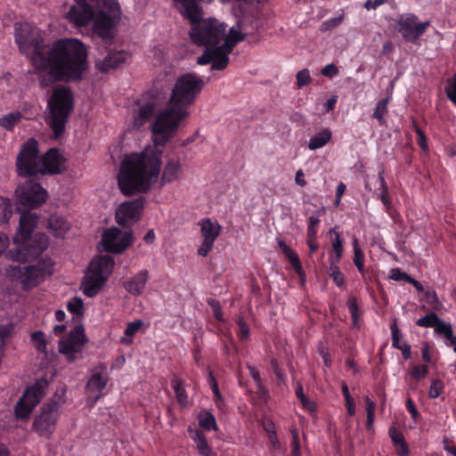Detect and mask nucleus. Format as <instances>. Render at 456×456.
Instances as JSON below:
<instances>
[{
    "label": "nucleus",
    "instance_id": "f257e3e1",
    "mask_svg": "<svg viewBox=\"0 0 456 456\" xmlns=\"http://www.w3.org/2000/svg\"><path fill=\"white\" fill-rule=\"evenodd\" d=\"M33 63L43 86L58 82L77 83L89 69L87 47L77 38L58 39L48 50L37 52Z\"/></svg>",
    "mask_w": 456,
    "mask_h": 456
},
{
    "label": "nucleus",
    "instance_id": "f03ea898",
    "mask_svg": "<svg viewBox=\"0 0 456 456\" xmlns=\"http://www.w3.org/2000/svg\"><path fill=\"white\" fill-rule=\"evenodd\" d=\"M205 86L195 73L179 76L172 88L168 105L159 110L151 125L155 147H163L189 116L188 108L194 103Z\"/></svg>",
    "mask_w": 456,
    "mask_h": 456
},
{
    "label": "nucleus",
    "instance_id": "7ed1b4c3",
    "mask_svg": "<svg viewBox=\"0 0 456 456\" xmlns=\"http://www.w3.org/2000/svg\"><path fill=\"white\" fill-rule=\"evenodd\" d=\"M161 156L162 151L155 148L126 157L118 175L121 192L126 196L147 192L159 177Z\"/></svg>",
    "mask_w": 456,
    "mask_h": 456
},
{
    "label": "nucleus",
    "instance_id": "20e7f679",
    "mask_svg": "<svg viewBox=\"0 0 456 456\" xmlns=\"http://www.w3.org/2000/svg\"><path fill=\"white\" fill-rule=\"evenodd\" d=\"M49 198L48 191L30 178V211L40 208ZM39 217L30 212V288L37 286L53 273L54 262L42 254L47 249L49 238L45 233L33 234Z\"/></svg>",
    "mask_w": 456,
    "mask_h": 456
},
{
    "label": "nucleus",
    "instance_id": "39448f33",
    "mask_svg": "<svg viewBox=\"0 0 456 456\" xmlns=\"http://www.w3.org/2000/svg\"><path fill=\"white\" fill-rule=\"evenodd\" d=\"M181 12L191 23L190 37L198 45H216L224 37L226 26L216 19H201L202 11L196 0H180Z\"/></svg>",
    "mask_w": 456,
    "mask_h": 456
},
{
    "label": "nucleus",
    "instance_id": "423d86ee",
    "mask_svg": "<svg viewBox=\"0 0 456 456\" xmlns=\"http://www.w3.org/2000/svg\"><path fill=\"white\" fill-rule=\"evenodd\" d=\"M16 210L20 213V226L13 238L14 243L20 248L11 252L12 258L19 263L18 265H12L11 268L16 273L27 274L28 273V264H27L28 249V183L25 182L18 186L15 191Z\"/></svg>",
    "mask_w": 456,
    "mask_h": 456
},
{
    "label": "nucleus",
    "instance_id": "0eeeda50",
    "mask_svg": "<svg viewBox=\"0 0 456 456\" xmlns=\"http://www.w3.org/2000/svg\"><path fill=\"white\" fill-rule=\"evenodd\" d=\"M48 107L50 109L49 123L53 138L58 139L64 133L69 116L74 107L71 90L67 86L55 88L49 99Z\"/></svg>",
    "mask_w": 456,
    "mask_h": 456
},
{
    "label": "nucleus",
    "instance_id": "6e6552de",
    "mask_svg": "<svg viewBox=\"0 0 456 456\" xmlns=\"http://www.w3.org/2000/svg\"><path fill=\"white\" fill-rule=\"evenodd\" d=\"M114 266L110 256H98L93 258L82 282L83 293L88 297H95L107 281Z\"/></svg>",
    "mask_w": 456,
    "mask_h": 456
},
{
    "label": "nucleus",
    "instance_id": "1a4fd4ad",
    "mask_svg": "<svg viewBox=\"0 0 456 456\" xmlns=\"http://www.w3.org/2000/svg\"><path fill=\"white\" fill-rule=\"evenodd\" d=\"M65 391H56L41 408V412L33 422L34 430L41 436L49 438L54 431L59 418V409L65 403Z\"/></svg>",
    "mask_w": 456,
    "mask_h": 456
},
{
    "label": "nucleus",
    "instance_id": "9d476101",
    "mask_svg": "<svg viewBox=\"0 0 456 456\" xmlns=\"http://www.w3.org/2000/svg\"><path fill=\"white\" fill-rule=\"evenodd\" d=\"M66 158L59 148H50L37 160L33 170V177L37 175H54L65 171Z\"/></svg>",
    "mask_w": 456,
    "mask_h": 456
},
{
    "label": "nucleus",
    "instance_id": "9b49d317",
    "mask_svg": "<svg viewBox=\"0 0 456 456\" xmlns=\"http://www.w3.org/2000/svg\"><path fill=\"white\" fill-rule=\"evenodd\" d=\"M86 342L84 327L77 325L60 341L59 352L64 354L69 362H74L77 359V354H82Z\"/></svg>",
    "mask_w": 456,
    "mask_h": 456
},
{
    "label": "nucleus",
    "instance_id": "f8f14e48",
    "mask_svg": "<svg viewBox=\"0 0 456 456\" xmlns=\"http://www.w3.org/2000/svg\"><path fill=\"white\" fill-rule=\"evenodd\" d=\"M429 26L428 20L419 22L418 17L413 13L402 14L397 20L398 32L410 43L416 42L424 35Z\"/></svg>",
    "mask_w": 456,
    "mask_h": 456
},
{
    "label": "nucleus",
    "instance_id": "ddd939ff",
    "mask_svg": "<svg viewBox=\"0 0 456 456\" xmlns=\"http://www.w3.org/2000/svg\"><path fill=\"white\" fill-rule=\"evenodd\" d=\"M108 381L107 366L104 363H99L92 370V374L86 386L87 401L90 406H94L104 395L103 390Z\"/></svg>",
    "mask_w": 456,
    "mask_h": 456
},
{
    "label": "nucleus",
    "instance_id": "4468645a",
    "mask_svg": "<svg viewBox=\"0 0 456 456\" xmlns=\"http://www.w3.org/2000/svg\"><path fill=\"white\" fill-rule=\"evenodd\" d=\"M101 242L106 252L119 254L130 246L132 232H123L118 227H111L103 232Z\"/></svg>",
    "mask_w": 456,
    "mask_h": 456
},
{
    "label": "nucleus",
    "instance_id": "2eb2a0df",
    "mask_svg": "<svg viewBox=\"0 0 456 456\" xmlns=\"http://www.w3.org/2000/svg\"><path fill=\"white\" fill-rule=\"evenodd\" d=\"M157 90L151 88L145 95H142L141 102H137L138 110L134 115L133 128L140 130L147 122H149L157 110Z\"/></svg>",
    "mask_w": 456,
    "mask_h": 456
},
{
    "label": "nucleus",
    "instance_id": "dca6fc26",
    "mask_svg": "<svg viewBox=\"0 0 456 456\" xmlns=\"http://www.w3.org/2000/svg\"><path fill=\"white\" fill-rule=\"evenodd\" d=\"M145 205L144 197L126 201L119 205L116 211L117 223L126 227L130 221L134 222L141 218Z\"/></svg>",
    "mask_w": 456,
    "mask_h": 456
},
{
    "label": "nucleus",
    "instance_id": "f3484780",
    "mask_svg": "<svg viewBox=\"0 0 456 456\" xmlns=\"http://www.w3.org/2000/svg\"><path fill=\"white\" fill-rule=\"evenodd\" d=\"M119 19L109 15L105 11H100L94 16L93 30L106 45H111L114 41L113 28Z\"/></svg>",
    "mask_w": 456,
    "mask_h": 456
},
{
    "label": "nucleus",
    "instance_id": "a211bd4d",
    "mask_svg": "<svg viewBox=\"0 0 456 456\" xmlns=\"http://www.w3.org/2000/svg\"><path fill=\"white\" fill-rule=\"evenodd\" d=\"M94 16V7L87 0H75L67 14L68 20L77 27L88 25Z\"/></svg>",
    "mask_w": 456,
    "mask_h": 456
},
{
    "label": "nucleus",
    "instance_id": "6ab92c4d",
    "mask_svg": "<svg viewBox=\"0 0 456 456\" xmlns=\"http://www.w3.org/2000/svg\"><path fill=\"white\" fill-rule=\"evenodd\" d=\"M199 65H207L212 63L213 70H224L229 63V55L221 48L208 47L204 53L198 58Z\"/></svg>",
    "mask_w": 456,
    "mask_h": 456
},
{
    "label": "nucleus",
    "instance_id": "aec40b11",
    "mask_svg": "<svg viewBox=\"0 0 456 456\" xmlns=\"http://www.w3.org/2000/svg\"><path fill=\"white\" fill-rule=\"evenodd\" d=\"M52 378L46 376L36 379V381L30 385V414L34 408L40 403V401L45 396Z\"/></svg>",
    "mask_w": 456,
    "mask_h": 456
},
{
    "label": "nucleus",
    "instance_id": "412c9836",
    "mask_svg": "<svg viewBox=\"0 0 456 456\" xmlns=\"http://www.w3.org/2000/svg\"><path fill=\"white\" fill-rule=\"evenodd\" d=\"M148 279V271L141 270L135 275L125 281L123 287L128 293L137 297L143 292Z\"/></svg>",
    "mask_w": 456,
    "mask_h": 456
},
{
    "label": "nucleus",
    "instance_id": "4be33fe9",
    "mask_svg": "<svg viewBox=\"0 0 456 456\" xmlns=\"http://www.w3.org/2000/svg\"><path fill=\"white\" fill-rule=\"evenodd\" d=\"M127 58V53L124 51H109L107 56L99 63H96L97 69L102 72H107L117 69L124 63Z\"/></svg>",
    "mask_w": 456,
    "mask_h": 456
},
{
    "label": "nucleus",
    "instance_id": "5701e85b",
    "mask_svg": "<svg viewBox=\"0 0 456 456\" xmlns=\"http://www.w3.org/2000/svg\"><path fill=\"white\" fill-rule=\"evenodd\" d=\"M181 171L179 159H171L164 167L161 180L164 183H170L178 179Z\"/></svg>",
    "mask_w": 456,
    "mask_h": 456
},
{
    "label": "nucleus",
    "instance_id": "b1692460",
    "mask_svg": "<svg viewBox=\"0 0 456 456\" xmlns=\"http://www.w3.org/2000/svg\"><path fill=\"white\" fill-rule=\"evenodd\" d=\"M221 227L210 219H205L201 224V235L204 240L215 242L220 233Z\"/></svg>",
    "mask_w": 456,
    "mask_h": 456
},
{
    "label": "nucleus",
    "instance_id": "393cba45",
    "mask_svg": "<svg viewBox=\"0 0 456 456\" xmlns=\"http://www.w3.org/2000/svg\"><path fill=\"white\" fill-rule=\"evenodd\" d=\"M332 138V133L329 128H324L321 132L313 135L308 142L309 150L314 151L325 146Z\"/></svg>",
    "mask_w": 456,
    "mask_h": 456
},
{
    "label": "nucleus",
    "instance_id": "a878e982",
    "mask_svg": "<svg viewBox=\"0 0 456 456\" xmlns=\"http://www.w3.org/2000/svg\"><path fill=\"white\" fill-rule=\"evenodd\" d=\"M392 346L402 352V354L405 360H409L411 357V346L407 343H403L402 346H398V325L396 320H394L390 324Z\"/></svg>",
    "mask_w": 456,
    "mask_h": 456
},
{
    "label": "nucleus",
    "instance_id": "bb28decb",
    "mask_svg": "<svg viewBox=\"0 0 456 456\" xmlns=\"http://www.w3.org/2000/svg\"><path fill=\"white\" fill-rule=\"evenodd\" d=\"M392 346L402 352V354L405 360H409L411 357V346L407 343H403L402 346H398V325L396 320H394L390 324Z\"/></svg>",
    "mask_w": 456,
    "mask_h": 456
},
{
    "label": "nucleus",
    "instance_id": "cd10ccee",
    "mask_svg": "<svg viewBox=\"0 0 456 456\" xmlns=\"http://www.w3.org/2000/svg\"><path fill=\"white\" fill-rule=\"evenodd\" d=\"M18 175L27 177L28 175V142H24L16 160Z\"/></svg>",
    "mask_w": 456,
    "mask_h": 456
},
{
    "label": "nucleus",
    "instance_id": "c85d7f7f",
    "mask_svg": "<svg viewBox=\"0 0 456 456\" xmlns=\"http://www.w3.org/2000/svg\"><path fill=\"white\" fill-rule=\"evenodd\" d=\"M171 387L175 391L177 403L182 407H186L188 405V394L184 388L183 381L178 377L175 376L171 379Z\"/></svg>",
    "mask_w": 456,
    "mask_h": 456
},
{
    "label": "nucleus",
    "instance_id": "c756f323",
    "mask_svg": "<svg viewBox=\"0 0 456 456\" xmlns=\"http://www.w3.org/2000/svg\"><path fill=\"white\" fill-rule=\"evenodd\" d=\"M379 189L380 193L379 195V199L381 200L382 204L385 207L387 212H389L392 208V201L388 193V187L387 185L385 180V170L382 169L379 172Z\"/></svg>",
    "mask_w": 456,
    "mask_h": 456
},
{
    "label": "nucleus",
    "instance_id": "7c9ffc66",
    "mask_svg": "<svg viewBox=\"0 0 456 456\" xmlns=\"http://www.w3.org/2000/svg\"><path fill=\"white\" fill-rule=\"evenodd\" d=\"M28 417V387H27L21 398L15 406V418L17 420L27 419Z\"/></svg>",
    "mask_w": 456,
    "mask_h": 456
},
{
    "label": "nucleus",
    "instance_id": "2f4dec72",
    "mask_svg": "<svg viewBox=\"0 0 456 456\" xmlns=\"http://www.w3.org/2000/svg\"><path fill=\"white\" fill-rule=\"evenodd\" d=\"M191 438L195 442L199 453L201 456H211L212 449L208 445L207 437L202 431L196 430Z\"/></svg>",
    "mask_w": 456,
    "mask_h": 456
},
{
    "label": "nucleus",
    "instance_id": "473e14b6",
    "mask_svg": "<svg viewBox=\"0 0 456 456\" xmlns=\"http://www.w3.org/2000/svg\"><path fill=\"white\" fill-rule=\"evenodd\" d=\"M143 322L142 320H136L129 322L124 331L126 337L120 338V343L123 345H130L133 343V337L142 327Z\"/></svg>",
    "mask_w": 456,
    "mask_h": 456
},
{
    "label": "nucleus",
    "instance_id": "72a5a7b5",
    "mask_svg": "<svg viewBox=\"0 0 456 456\" xmlns=\"http://www.w3.org/2000/svg\"><path fill=\"white\" fill-rule=\"evenodd\" d=\"M200 426L207 431L216 430L217 425L215 416L207 411H200L198 415Z\"/></svg>",
    "mask_w": 456,
    "mask_h": 456
},
{
    "label": "nucleus",
    "instance_id": "f704fd0d",
    "mask_svg": "<svg viewBox=\"0 0 456 456\" xmlns=\"http://www.w3.org/2000/svg\"><path fill=\"white\" fill-rule=\"evenodd\" d=\"M30 343L34 345L39 353L47 355V341L45 339V334L42 331L37 330L30 333Z\"/></svg>",
    "mask_w": 456,
    "mask_h": 456
},
{
    "label": "nucleus",
    "instance_id": "c9c22d12",
    "mask_svg": "<svg viewBox=\"0 0 456 456\" xmlns=\"http://www.w3.org/2000/svg\"><path fill=\"white\" fill-rule=\"evenodd\" d=\"M346 305H347L348 311H349L351 318H352V327L354 329H358L360 327V325H359L360 311H359V306L357 305L356 297H354V296L349 297L346 301Z\"/></svg>",
    "mask_w": 456,
    "mask_h": 456
},
{
    "label": "nucleus",
    "instance_id": "e433bc0d",
    "mask_svg": "<svg viewBox=\"0 0 456 456\" xmlns=\"http://www.w3.org/2000/svg\"><path fill=\"white\" fill-rule=\"evenodd\" d=\"M389 98L387 97L385 99L379 100L375 107L372 117L378 120L380 126L386 125L385 115L387 113V105H388Z\"/></svg>",
    "mask_w": 456,
    "mask_h": 456
},
{
    "label": "nucleus",
    "instance_id": "4c0bfd02",
    "mask_svg": "<svg viewBox=\"0 0 456 456\" xmlns=\"http://www.w3.org/2000/svg\"><path fill=\"white\" fill-rule=\"evenodd\" d=\"M435 331L438 334L444 335L447 339L450 340L451 345L455 344L456 337L453 335V330L451 323L445 322L440 318L435 327Z\"/></svg>",
    "mask_w": 456,
    "mask_h": 456
},
{
    "label": "nucleus",
    "instance_id": "58836bf2",
    "mask_svg": "<svg viewBox=\"0 0 456 456\" xmlns=\"http://www.w3.org/2000/svg\"><path fill=\"white\" fill-rule=\"evenodd\" d=\"M67 310L77 318L84 315V301L81 297H74L67 303Z\"/></svg>",
    "mask_w": 456,
    "mask_h": 456
},
{
    "label": "nucleus",
    "instance_id": "ea45409f",
    "mask_svg": "<svg viewBox=\"0 0 456 456\" xmlns=\"http://www.w3.org/2000/svg\"><path fill=\"white\" fill-rule=\"evenodd\" d=\"M354 264L357 267L359 273L362 275L365 274L364 267V254L359 248L358 240L356 238L354 239Z\"/></svg>",
    "mask_w": 456,
    "mask_h": 456
},
{
    "label": "nucleus",
    "instance_id": "a19ab883",
    "mask_svg": "<svg viewBox=\"0 0 456 456\" xmlns=\"http://www.w3.org/2000/svg\"><path fill=\"white\" fill-rule=\"evenodd\" d=\"M365 401V410H366V428L368 430L372 429L373 423L375 420V409L376 403L370 399L369 396L364 398Z\"/></svg>",
    "mask_w": 456,
    "mask_h": 456
},
{
    "label": "nucleus",
    "instance_id": "79ce46f5",
    "mask_svg": "<svg viewBox=\"0 0 456 456\" xmlns=\"http://www.w3.org/2000/svg\"><path fill=\"white\" fill-rule=\"evenodd\" d=\"M102 10L107 12L109 15L120 19L121 10L118 0H102Z\"/></svg>",
    "mask_w": 456,
    "mask_h": 456
},
{
    "label": "nucleus",
    "instance_id": "37998d69",
    "mask_svg": "<svg viewBox=\"0 0 456 456\" xmlns=\"http://www.w3.org/2000/svg\"><path fill=\"white\" fill-rule=\"evenodd\" d=\"M438 319H439L438 315L436 313L432 312V313L427 314L423 317L418 319L416 321V325H418L419 327L434 328L435 329L436 325L438 322Z\"/></svg>",
    "mask_w": 456,
    "mask_h": 456
},
{
    "label": "nucleus",
    "instance_id": "c03bdc74",
    "mask_svg": "<svg viewBox=\"0 0 456 456\" xmlns=\"http://www.w3.org/2000/svg\"><path fill=\"white\" fill-rule=\"evenodd\" d=\"M444 391V385L439 379H435L431 381L430 387L428 390V397L430 399H436L439 397Z\"/></svg>",
    "mask_w": 456,
    "mask_h": 456
},
{
    "label": "nucleus",
    "instance_id": "a18cd8bd",
    "mask_svg": "<svg viewBox=\"0 0 456 456\" xmlns=\"http://www.w3.org/2000/svg\"><path fill=\"white\" fill-rule=\"evenodd\" d=\"M425 300L427 304L435 311H439L442 308V303L440 302L438 296L435 290L425 291Z\"/></svg>",
    "mask_w": 456,
    "mask_h": 456
},
{
    "label": "nucleus",
    "instance_id": "49530a36",
    "mask_svg": "<svg viewBox=\"0 0 456 456\" xmlns=\"http://www.w3.org/2000/svg\"><path fill=\"white\" fill-rule=\"evenodd\" d=\"M321 220L318 216H311L308 218L306 238H317Z\"/></svg>",
    "mask_w": 456,
    "mask_h": 456
},
{
    "label": "nucleus",
    "instance_id": "de8ad7c7",
    "mask_svg": "<svg viewBox=\"0 0 456 456\" xmlns=\"http://www.w3.org/2000/svg\"><path fill=\"white\" fill-rule=\"evenodd\" d=\"M330 233L333 235V238L331 240L332 244V253H338L343 254L344 253V247H343V239L340 236V233L338 232H336L335 228L331 229L330 231Z\"/></svg>",
    "mask_w": 456,
    "mask_h": 456
},
{
    "label": "nucleus",
    "instance_id": "09e8293b",
    "mask_svg": "<svg viewBox=\"0 0 456 456\" xmlns=\"http://www.w3.org/2000/svg\"><path fill=\"white\" fill-rule=\"evenodd\" d=\"M20 117L19 112L10 113L0 118V126L11 129L20 121Z\"/></svg>",
    "mask_w": 456,
    "mask_h": 456
},
{
    "label": "nucleus",
    "instance_id": "8fccbe9b",
    "mask_svg": "<svg viewBox=\"0 0 456 456\" xmlns=\"http://www.w3.org/2000/svg\"><path fill=\"white\" fill-rule=\"evenodd\" d=\"M236 323L239 327L238 337L241 341L247 340L249 338V327L245 321L244 317L240 315L236 320Z\"/></svg>",
    "mask_w": 456,
    "mask_h": 456
},
{
    "label": "nucleus",
    "instance_id": "3c124183",
    "mask_svg": "<svg viewBox=\"0 0 456 456\" xmlns=\"http://www.w3.org/2000/svg\"><path fill=\"white\" fill-rule=\"evenodd\" d=\"M38 143L34 138H30V178L33 177V170L37 163L38 157Z\"/></svg>",
    "mask_w": 456,
    "mask_h": 456
},
{
    "label": "nucleus",
    "instance_id": "603ef678",
    "mask_svg": "<svg viewBox=\"0 0 456 456\" xmlns=\"http://www.w3.org/2000/svg\"><path fill=\"white\" fill-rule=\"evenodd\" d=\"M428 368L426 365L414 364L410 371V375L416 381H419L427 377Z\"/></svg>",
    "mask_w": 456,
    "mask_h": 456
},
{
    "label": "nucleus",
    "instance_id": "864d4df0",
    "mask_svg": "<svg viewBox=\"0 0 456 456\" xmlns=\"http://www.w3.org/2000/svg\"><path fill=\"white\" fill-rule=\"evenodd\" d=\"M297 86L298 88H302L312 82V77L308 69H303L299 70L296 75Z\"/></svg>",
    "mask_w": 456,
    "mask_h": 456
},
{
    "label": "nucleus",
    "instance_id": "5fc2aeb1",
    "mask_svg": "<svg viewBox=\"0 0 456 456\" xmlns=\"http://www.w3.org/2000/svg\"><path fill=\"white\" fill-rule=\"evenodd\" d=\"M271 369L276 376L279 384H284L286 381V374L279 364V362L275 358H272L270 361Z\"/></svg>",
    "mask_w": 456,
    "mask_h": 456
},
{
    "label": "nucleus",
    "instance_id": "6e6d98bb",
    "mask_svg": "<svg viewBox=\"0 0 456 456\" xmlns=\"http://www.w3.org/2000/svg\"><path fill=\"white\" fill-rule=\"evenodd\" d=\"M330 276L331 277L333 282L339 288L344 287L346 283V277L344 273L341 272L339 267H332L330 268Z\"/></svg>",
    "mask_w": 456,
    "mask_h": 456
},
{
    "label": "nucleus",
    "instance_id": "4d7b16f0",
    "mask_svg": "<svg viewBox=\"0 0 456 456\" xmlns=\"http://www.w3.org/2000/svg\"><path fill=\"white\" fill-rule=\"evenodd\" d=\"M445 94L450 102L456 106V72L453 74L448 86L445 87Z\"/></svg>",
    "mask_w": 456,
    "mask_h": 456
},
{
    "label": "nucleus",
    "instance_id": "13d9d810",
    "mask_svg": "<svg viewBox=\"0 0 456 456\" xmlns=\"http://www.w3.org/2000/svg\"><path fill=\"white\" fill-rule=\"evenodd\" d=\"M15 39L16 43L19 45L20 50L24 54H28V45L27 43L26 38L21 36L20 26L19 24H15Z\"/></svg>",
    "mask_w": 456,
    "mask_h": 456
},
{
    "label": "nucleus",
    "instance_id": "bf43d9fd",
    "mask_svg": "<svg viewBox=\"0 0 456 456\" xmlns=\"http://www.w3.org/2000/svg\"><path fill=\"white\" fill-rule=\"evenodd\" d=\"M317 351L320 356L322 358L324 365L327 368H330L332 364L331 355L322 342L318 344Z\"/></svg>",
    "mask_w": 456,
    "mask_h": 456
},
{
    "label": "nucleus",
    "instance_id": "052dcab7",
    "mask_svg": "<svg viewBox=\"0 0 456 456\" xmlns=\"http://www.w3.org/2000/svg\"><path fill=\"white\" fill-rule=\"evenodd\" d=\"M208 303L213 310L215 319L218 322H223L224 320L223 311H222L220 303L217 300L213 299V298L208 299Z\"/></svg>",
    "mask_w": 456,
    "mask_h": 456
},
{
    "label": "nucleus",
    "instance_id": "680f3d73",
    "mask_svg": "<svg viewBox=\"0 0 456 456\" xmlns=\"http://www.w3.org/2000/svg\"><path fill=\"white\" fill-rule=\"evenodd\" d=\"M292 434V441H291V456H301V447L299 441V435L296 429L291 431Z\"/></svg>",
    "mask_w": 456,
    "mask_h": 456
},
{
    "label": "nucleus",
    "instance_id": "e2e57ef3",
    "mask_svg": "<svg viewBox=\"0 0 456 456\" xmlns=\"http://www.w3.org/2000/svg\"><path fill=\"white\" fill-rule=\"evenodd\" d=\"M411 277V276H410L408 273L403 272L400 268L397 267L391 269L389 274V279L396 281H403L408 282Z\"/></svg>",
    "mask_w": 456,
    "mask_h": 456
},
{
    "label": "nucleus",
    "instance_id": "0e129e2a",
    "mask_svg": "<svg viewBox=\"0 0 456 456\" xmlns=\"http://www.w3.org/2000/svg\"><path fill=\"white\" fill-rule=\"evenodd\" d=\"M241 42V38H238L237 40H232L229 36L227 35L226 37H224V42L220 46H215L216 48H221L224 52H227V55L231 53L234 46Z\"/></svg>",
    "mask_w": 456,
    "mask_h": 456
},
{
    "label": "nucleus",
    "instance_id": "69168bd1",
    "mask_svg": "<svg viewBox=\"0 0 456 456\" xmlns=\"http://www.w3.org/2000/svg\"><path fill=\"white\" fill-rule=\"evenodd\" d=\"M388 434L394 445L405 441L403 435L395 426L389 428Z\"/></svg>",
    "mask_w": 456,
    "mask_h": 456
},
{
    "label": "nucleus",
    "instance_id": "338daca9",
    "mask_svg": "<svg viewBox=\"0 0 456 456\" xmlns=\"http://www.w3.org/2000/svg\"><path fill=\"white\" fill-rule=\"evenodd\" d=\"M291 267L293 268L294 272L298 275V276H302L303 274V266H302V264H301V261L299 259V256L297 254H296L295 256L289 257V259H287Z\"/></svg>",
    "mask_w": 456,
    "mask_h": 456
},
{
    "label": "nucleus",
    "instance_id": "774afa93",
    "mask_svg": "<svg viewBox=\"0 0 456 456\" xmlns=\"http://www.w3.org/2000/svg\"><path fill=\"white\" fill-rule=\"evenodd\" d=\"M416 134L418 135V144L420 147V149L425 152L428 153L429 151L428 139L423 132L422 129H416Z\"/></svg>",
    "mask_w": 456,
    "mask_h": 456
}]
</instances>
